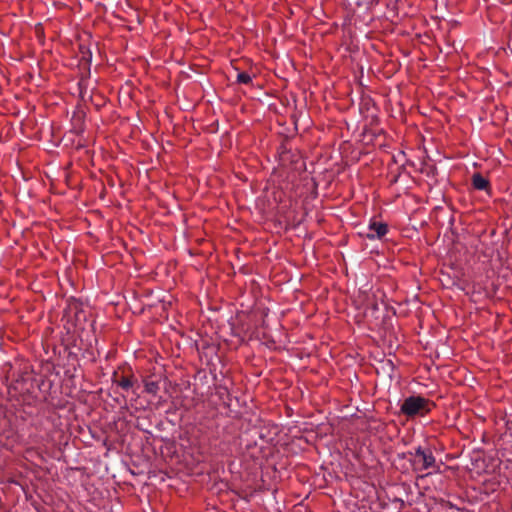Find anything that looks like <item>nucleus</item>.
<instances>
[{"label": "nucleus", "instance_id": "nucleus-1", "mask_svg": "<svg viewBox=\"0 0 512 512\" xmlns=\"http://www.w3.org/2000/svg\"><path fill=\"white\" fill-rule=\"evenodd\" d=\"M434 406L435 404L428 398L411 395L403 400L399 413L407 418L424 417L431 412Z\"/></svg>", "mask_w": 512, "mask_h": 512}, {"label": "nucleus", "instance_id": "nucleus-2", "mask_svg": "<svg viewBox=\"0 0 512 512\" xmlns=\"http://www.w3.org/2000/svg\"><path fill=\"white\" fill-rule=\"evenodd\" d=\"M415 464H420V467L415 468L416 470H428L430 468H436V459L429 448L417 447L414 452Z\"/></svg>", "mask_w": 512, "mask_h": 512}, {"label": "nucleus", "instance_id": "nucleus-3", "mask_svg": "<svg viewBox=\"0 0 512 512\" xmlns=\"http://www.w3.org/2000/svg\"><path fill=\"white\" fill-rule=\"evenodd\" d=\"M388 232L389 227L386 223L372 218L368 224V233L365 237L369 240L382 239Z\"/></svg>", "mask_w": 512, "mask_h": 512}, {"label": "nucleus", "instance_id": "nucleus-4", "mask_svg": "<svg viewBox=\"0 0 512 512\" xmlns=\"http://www.w3.org/2000/svg\"><path fill=\"white\" fill-rule=\"evenodd\" d=\"M144 391L147 394L156 396L160 390V381L155 376H148L144 379Z\"/></svg>", "mask_w": 512, "mask_h": 512}, {"label": "nucleus", "instance_id": "nucleus-5", "mask_svg": "<svg viewBox=\"0 0 512 512\" xmlns=\"http://www.w3.org/2000/svg\"><path fill=\"white\" fill-rule=\"evenodd\" d=\"M116 377H117V373H114L113 382L116 383L117 386H119L120 388H122L125 391H128L129 389H131L136 381L134 375H132V374L129 376H121L118 379Z\"/></svg>", "mask_w": 512, "mask_h": 512}, {"label": "nucleus", "instance_id": "nucleus-6", "mask_svg": "<svg viewBox=\"0 0 512 512\" xmlns=\"http://www.w3.org/2000/svg\"><path fill=\"white\" fill-rule=\"evenodd\" d=\"M472 186L479 191H487L490 189V182L487 178L483 177L480 173H475L472 176Z\"/></svg>", "mask_w": 512, "mask_h": 512}, {"label": "nucleus", "instance_id": "nucleus-7", "mask_svg": "<svg viewBox=\"0 0 512 512\" xmlns=\"http://www.w3.org/2000/svg\"><path fill=\"white\" fill-rule=\"evenodd\" d=\"M237 83L239 84H250L252 82V76L247 73V72H239L237 74V79H236Z\"/></svg>", "mask_w": 512, "mask_h": 512}, {"label": "nucleus", "instance_id": "nucleus-8", "mask_svg": "<svg viewBox=\"0 0 512 512\" xmlns=\"http://www.w3.org/2000/svg\"><path fill=\"white\" fill-rule=\"evenodd\" d=\"M446 505L449 507V508H455V505L452 504L451 502L447 501L446 502Z\"/></svg>", "mask_w": 512, "mask_h": 512}]
</instances>
